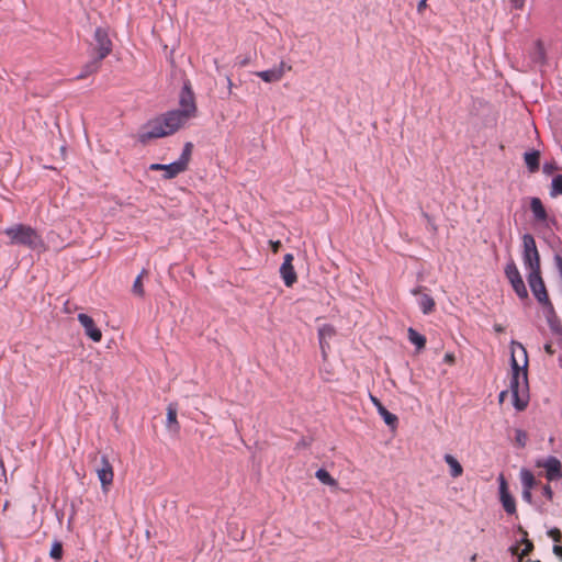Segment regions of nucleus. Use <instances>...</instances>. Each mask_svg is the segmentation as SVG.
Returning <instances> with one entry per match:
<instances>
[{
  "label": "nucleus",
  "instance_id": "1",
  "mask_svg": "<svg viewBox=\"0 0 562 562\" xmlns=\"http://www.w3.org/2000/svg\"><path fill=\"white\" fill-rule=\"evenodd\" d=\"M196 112L194 94L188 86H184L180 93L179 108L148 121L138 136L139 140L145 143L153 138L172 135L195 117Z\"/></svg>",
  "mask_w": 562,
  "mask_h": 562
},
{
  "label": "nucleus",
  "instance_id": "2",
  "mask_svg": "<svg viewBox=\"0 0 562 562\" xmlns=\"http://www.w3.org/2000/svg\"><path fill=\"white\" fill-rule=\"evenodd\" d=\"M527 367L528 356L526 348L520 342L513 340L510 342L512 376L509 389L514 407L517 411H524L529 402Z\"/></svg>",
  "mask_w": 562,
  "mask_h": 562
},
{
  "label": "nucleus",
  "instance_id": "3",
  "mask_svg": "<svg viewBox=\"0 0 562 562\" xmlns=\"http://www.w3.org/2000/svg\"><path fill=\"white\" fill-rule=\"evenodd\" d=\"M4 234L13 245H23L32 250L44 251L45 243L41 235L31 226L15 224L4 229Z\"/></svg>",
  "mask_w": 562,
  "mask_h": 562
},
{
  "label": "nucleus",
  "instance_id": "4",
  "mask_svg": "<svg viewBox=\"0 0 562 562\" xmlns=\"http://www.w3.org/2000/svg\"><path fill=\"white\" fill-rule=\"evenodd\" d=\"M522 261L528 272L540 271V256L532 235L522 236Z\"/></svg>",
  "mask_w": 562,
  "mask_h": 562
},
{
  "label": "nucleus",
  "instance_id": "5",
  "mask_svg": "<svg viewBox=\"0 0 562 562\" xmlns=\"http://www.w3.org/2000/svg\"><path fill=\"white\" fill-rule=\"evenodd\" d=\"M546 64V50L540 41H535L527 52L521 69L524 71L540 69Z\"/></svg>",
  "mask_w": 562,
  "mask_h": 562
},
{
  "label": "nucleus",
  "instance_id": "6",
  "mask_svg": "<svg viewBox=\"0 0 562 562\" xmlns=\"http://www.w3.org/2000/svg\"><path fill=\"white\" fill-rule=\"evenodd\" d=\"M505 276L510 282L515 293L520 299L528 297V291L525 286V282L520 276V272L513 259H509L505 266Z\"/></svg>",
  "mask_w": 562,
  "mask_h": 562
},
{
  "label": "nucleus",
  "instance_id": "7",
  "mask_svg": "<svg viewBox=\"0 0 562 562\" xmlns=\"http://www.w3.org/2000/svg\"><path fill=\"white\" fill-rule=\"evenodd\" d=\"M94 50L98 61L105 58L112 50V42L106 29L98 27L94 32Z\"/></svg>",
  "mask_w": 562,
  "mask_h": 562
},
{
  "label": "nucleus",
  "instance_id": "8",
  "mask_svg": "<svg viewBox=\"0 0 562 562\" xmlns=\"http://www.w3.org/2000/svg\"><path fill=\"white\" fill-rule=\"evenodd\" d=\"M498 481V493H499V502L504 510L508 515L516 514V502L513 495L509 492L507 481L503 474H499L497 477Z\"/></svg>",
  "mask_w": 562,
  "mask_h": 562
},
{
  "label": "nucleus",
  "instance_id": "9",
  "mask_svg": "<svg viewBox=\"0 0 562 562\" xmlns=\"http://www.w3.org/2000/svg\"><path fill=\"white\" fill-rule=\"evenodd\" d=\"M100 467L95 470L98 479L101 484V488L104 493H108L110 490V486L113 483L114 480V471L113 467L110 463L106 456H102L100 459Z\"/></svg>",
  "mask_w": 562,
  "mask_h": 562
},
{
  "label": "nucleus",
  "instance_id": "10",
  "mask_svg": "<svg viewBox=\"0 0 562 562\" xmlns=\"http://www.w3.org/2000/svg\"><path fill=\"white\" fill-rule=\"evenodd\" d=\"M292 70V66L285 63L284 60H281L279 65L267 69L262 71L256 72V75L265 82L271 83V82H278L280 81L285 72H289Z\"/></svg>",
  "mask_w": 562,
  "mask_h": 562
},
{
  "label": "nucleus",
  "instance_id": "11",
  "mask_svg": "<svg viewBox=\"0 0 562 562\" xmlns=\"http://www.w3.org/2000/svg\"><path fill=\"white\" fill-rule=\"evenodd\" d=\"M527 279L531 292L533 293L535 297L539 301V303L549 304L548 293L544 286V282L541 278L540 271L528 272Z\"/></svg>",
  "mask_w": 562,
  "mask_h": 562
},
{
  "label": "nucleus",
  "instance_id": "12",
  "mask_svg": "<svg viewBox=\"0 0 562 562\" xmlns=\"http://www.w3.org/2000/svg\"><path fill=\"white\" fill-rule=\"evenodd\" d=\"M293 259L294 257L292 254H286L280 267V276L284 284L289 288L292 286L297 280L296 272L293 267Z\"/></svg>",
  "mask_w": 562,
  "mask_h": 562
},
{
  "label": "nucleus",
  "instance_id": "13",
  "mask_svg": "<svg viewBox=\"0 0 562 562\" xmlns=\"http://www.w3.org/2000/svg\"><path fill=\"white\" fill-rule=\"evenodd\" d=\"M78 321L80 325L85 329V334L94 342H99L102 339V333L95 325L92 317H90L88 314L80 313L78 314Z\"/></svg>",
  "mask_w": 562,
  "mask_h": 562
},
{
  "label": "nucleus",
  "instance_id": "14",
  "mask_svg": "<svg viewBox=\"0 0 562 562\" xmlns=\"http://www.w3.org/2000/svg\"><path fill=\"white\" fill-rule=\"evenodd\" d=\"M149 170H154V171H164V179H173L176 178L178 175L186 171V169L183 168V165L181 162H179L178 160L173 161V162H170V164H167V165H162V164H151L149 166Z\"/></svg>",
  "mask_w": 562,
  "mask_h": 562
},
{
  "label": "nucleus",
  "instance_id": "15",
  "mask_svg": "<svg viewBox=\"0 0 562 562\" xmlns=\"http://www.w3.org/2000/svg\"><path fill=\"white\" fill-rule=\"evenodd\" d=\"M546 469L547 479L549 481L559 480L562 477V464L559 459L555 457H549L542 464H540Z\"/></svg>",
  "mask_w": 562,
  "mask_h": 562
},
{
  "label": "nucleus",
  "instance_id": "16",
  "mask_svg": "<svg viewBox=\"0 0 562 562\" xmlns=\"http://www.w3.org/2000/svg\"><path fill=\"white\" fill-rule=\"evenodd\" d=\"M412 294L413 295L420 294L418 305L425 315L430 314L435 310V305H436L435 300L428 294H422L420 286L413 289Z\"/></svg>",
  "mask_w": 562,
  "mask_h": 562
},
{
  "label": "nucleus",
  "instance_id": "17",
  "mask_svg": "<svg viewBox=\"0 0 562 562\" xmlns=\"http://www.w3.org/2000/svg\"><path fill=\"white\" fill-rule=\"evenodd\" d=\"M336 335V330L334 326L329 324H325L318 329V339L323 353L325 355V349L329 347L328 340H330Z\"/></svg>",
  "mask_w": 562,
  "mask_h": 562
},
{
  "label": "nucleus",
  "instance_id": "18",
  "mask_svg": "<svg viewBox=\"0 0 562 562\" xmlns=\"http://www.w3.org/2000/svg\"><path fill=\"white\" fill-rule=\"evenodd\" d=\"M530 209L536 221L541 223L547 221L548 214L539 198L530 199Z\"/></svg>",
  "mask_w": 562,
  "mask_h": 562
},
{
  "label": "nucleus",
  "instance_id": "19",
  "mask_svg": "<svg viewBox=\"0 0 562 562\" xmlns=\"http://www.w3.org/2000/svg\"><path fill=\"white\" fill-rule=\"evenodd\" d=\"M443 459L450 469L449 473L451 477L456 479L462 475L463 468L456 457L447 453L445 454Z\"/></svg>",
  "mask_w": 562,
  "mask_h": 562
},
{
  "label": "nucleus",
  "instance_id": "20",
  "mask_svg": "<svg viewBox=\"0 0 562 562\" xmlns=\"http://www.w3.org/2000/svg\"><path fill=\"white\" fill-rule=\"evenodd\" d=\"M167 428L173 432L179 431V423L177 420V406L169 404L167 407Z\"/></svg>",
  "mask_w": 562,
  "mask_h": 562
},
{
  "label": "nucleus",
  "instance_id": "21",
  "mask_svg": "<svg viewBox=\"0 0 562 562\" xmlns=\"http://www.w3.org/2000/svg\"><path fill=\"white\" fill-rule=\"evenodd\" d=\"M540 154L538 150H531L525 154L524 159L530 172H536L539 169Z\"/></svg>",
  "mask_w": 562,
  "mask_h": 562
},
{
  "label": "nucleus",
  "instance_id": "22",
  "mask_svg": "<svg viewBox=\"0 0 562 562\" xmlns=\"http://www.w3.org/2000/svg\"><path fill=\"white\" fill-rule=\"evenodd\" d=\"M520 482L522 488L532 490L536 485V479L531 471L528 469H521L519 472Z\"/></svg>",
  "mask_w": 562,
  "mask_h": 562
},
{
  "label": "nucleus",
  "instance_id": "23",
  "mask_svg": "<svg viewBox=\"0 0 562 562\" xmlns=\"http://www.w3.org/2000/svg\"><path fill=\"white\" fill-rule=\"evenodd\" d=\"M409 341L416 346L418 350L425 348L426 338L414 328L409 327L407 330Z\"/></svg>",
  "mask_w": 562,
  "mask_h": 562
},
{
  "label": "nucleus",
  "instance_id": "24",
  "mask_svg": "<svg viewBox=\"0 0 562 562\" xmlns=\"http://www.w3.org/2000/svg\"><path fill=\"white\" fill-rule=\"evenodd\" d=\"M315 476L316 479L325 484V485H328V486H331V487H336L337 486V481L329 474V472L325 469H318L316 472H315Z\"/></svg>",
  "mask_w": 562,
  "mask_h": 562
},
{
  "label": "nucleus",
  "instance_id": "25",
  "mask_svg": "<svg viewBox=\"0 0 562 562\" xmlns=\"http://www.w3.org/2000/svg\"><path fill=\"white\" fill-rule=\"evenodd\" d=\"M562 194V175H557L552 178L550 187V195L555 198Z\"/></svg>",
  "mask_w": 562,
  "mask_h": 562
},
{
  "label": "nucleus",
  "instance_id": "26",
  "mask_svg": "<svg viewBox=\"0 0 562 562\" xmlns=\"http://www.w3.org/2000/svg\"><path fill=\"white\" fill-rule=\"evenodd\" d=\"M379 415L383 418L384 423L387 426H390L392 428L396 427L397 417L394 414L390 413L385 407L380 409Z\"/></svg>",
  "mask_w": 562,
  "mask_h": 562
},
{
  "label": "nucleus",
  "instance_id": "27",
  "mask_svg": "<svg viewBox=\"0 0 562 562\" xmlns=\"http://www.w3.org/2000/svg\"><path fill=\"white\" fill-rule=\"evenodd\" d=\"M191 150H192V144L191 143H187L184 145V148H183V151H182L181 156L178 159V161L183 165V168L186 170L188 168L189 160H190V157H191Z\"/></svg>",
  "mask_w": 562,
  "mask_h": 562
},
{
  "label": "nucleus",
  "instance_id": "28",
  "mask_svg": "<svg viewBox=\"0 0 562 562\" xmlns=\"http://www.w3.org/2000/svg\"><path fill=\"white\" fill-rule=\"evenodd\" d=\"M144 274H145V270H143L140 272V274L137 276V278L135 279L134 284H133V293L139 297H143L144 293H145L143 282H142V278Z\"/></svg>",
  "mask_w": 562,
  "mask_h": 562
},
{
  "label": "nucleus",
  "instance_id": "29",
  "mask_svg": "<svg viewBox=\"0 0 562 562\" xmlns=\"http://www.w3.org/2000/svg\"><path fill=\"white\" fill-rule=\"evenodd\" d=\"M49 555L55 559V560H59L61 559V555H63V546L60 542L56 541L53 543L52 548H50V551H49Z\"/></svg>",
  "mask_w": 562,
  "mask_h": 562
},
{
  "label": "nucleus",
  "instance_id": "30",
  "mask_svg": "<svg viewBox=\"0 0 562 562\" xmlns=\"http://www.w3.org/2000/svg\"><path fill=\"white\" fill-rule=\"evenodd\" d=\"M531 548L532 544L530 542H527L526 547L521 550V553L519 554L517 562H528L527 560H525V557L529 554Z\"/></svg>",
  "mask_w": 562,
  "mask_h": 562
},
{
  "label": "nucleus",
  "instance_id": "31",
  "mask_svg": "<svg viewBox=\"0 0 562 562\" xmlns=\"http://www.w3.org/2000/svg\"><path fill=\"white\" fill-rule=\"evenodd\" d=\"M548 535L554 542L561 541V531L558 528H553V529L549 530Z\"/></svg>",
  "mask_w": 562,
  "mask_h": 562
},
{
  "label": "nucleus",
  "instance_id": "32",
  "mask_svg": "<svg viewBox=\"0 0 562 562\" xmlns=\"http://www.w3.org/2000/svg\"><path fill=\"white\" fill-rule=\"evenodd\" d=\"M509 3L514 10H522L526 4V0H509Z\"/></svg>",
  "mask_w": 562,
  "mask_h": 562
},
{
  "label": "nucleus",
  "instance_id": "33",
  "mask_svg": "<svg viewBox=\"0 0 562 562\" xmlns=\"http://www.w3.org/2000/svg\"><path fill=\"white\" fill-rule=\"evenodd\" d=\"M531 491L532 490H527V488H522V493H521V497L525 502H527L528 504H531L532 503V494H531Z\"/></svg>",
  "mask_w": 562,
  "mask_h": 562
},
{
  "label": "nucleus",
  "instance_id": "34",
  "mask_svg": "<svg viewBox=\"0 0 562 562\" xmlns=\"http://www.w3.org/2000/svg\"><path fill=\"white\" fill-rule=\"evenodd\" d=\"M370 401L372 402V404L375 406L378 413H380V409L381 408H384V406L382 405V403L375 397L373 396L372 394H370Z\"/></svg>",
  "mask_w": 562,
  "mask_h": 562
},
{
  "label": "nucleus",
  "instance_id": "35",
  "mask_svg": "<svg viewBox=\"0 0 562 562\" xmlns=\"http://www.w3.org/2000/svg\"><path fill=\"white\" fill-rule=\"evenodd\" d=\"M542 494H543L548 499H552L553 492H552V488L550 487V485H544V486H543V488H542Z\"/></svg>",
  "mask_w": 562,
  "mask_h": 562
},
{
  "label": "nucleus",
  "instance_id": "36",
  "mask_svg": "<svg viewBox=\"0 0 562 562\" xmlns=\"http://www.w3.org/2000/svg\"><path fill=\"white\" fill-rule=\"evenodd\" d=\"M443 361L448 364H453L456 361L454 355L452 352H447L443 357Z\"/></svg>",
  "mask_w": 562,
  "mask_h": 562
},
{
  "label": "nucleus",
  "instance_id": "37",
  "mask_svg": "<svg viewBox=\"0 0 562 562\" xmlns=\"http://www.w3.org/2000/svg\"><path fill=\"white\" fill-rule=\"evenodd\" d=\"M517 440L524 445L525 443V440H526V435L525 432H522L521 430H518L517 431Z\"/></svg>",
  "mask_w": 562,
  "mask_h": 562
},
{
  "label": "nucleus",
  "instance_id": "38",
  "mask_svg": "<svg viewBox=\"0 0 562 562\" xmlns=\"http://www.w3.org/2000/svg\"><path fill=\"white\" fill-rule=\"evenodd\" d=\"M270 245H271L272 251H273V252H278V250H279V248H280V246H281V243H280L279 240H277V241H272V240H271V241H270Z\"/></svg>",
  "mask_w": 562,
  "mask_h": 562
},
{
  "label": "nucleus",
  "instance_id": "39",
  "mask_svg": "<svg viewBox=\"0 0 562 562\" xmlns=\"http://www.w3.org/2000/svg\"><path fill=\"white\" fill-rule=\"evenodd\" d=\"M427 5V0H420L417 4L418 12H422Z\"/></svg>",
  "mask_w": 562,
  "mask_h": 562
},
{
  "label": "nucleus",
  "instance_id": "40",
  "mask_svg": "<svg viewBox=\"0 0 562 562\" xmlns=\"http://www.w3.org/2000/svg\"><path fill=\"white\" fill-rule=\"evenodd\" d=\"M553 552H554L558 557L562 558V547H561V546H554V548H553Z\"/></svg>",
  "mask_w": 562,
  "mask_h": 562
},
{
  "label": "nucleus",
  "instance_id": "41",
  "mask_svg": "<svg viewBox=\"0 0 562 562\" xmlns=\"http://www.w3.org/2000/svg\"><path fill=\"white\" fill-rule=\"evenodd\" d=\"M552 170H553V166H552V165L546 164V165L543 166V171H544L546 173H551V172H552Z\"/></svg>",
  "mask_w": 562,
  "mask_h": 562
},
{
  "label": "nucleus",
  "instance_id": "42",
  "mask_svg": "<svg viewBox=\"0 0 562 562\" xmlns=\"http://www.w3.org/2000/svg\"><path fill=\"white\" fill-rule=\"evenodd\" d=\"M555 262H557L558 270H561L562 269V258L560 256L555 257Z\"/></svg>",
  "mask_w": 562,
  "mask_h": 562
},
{
  "label": "nucleus",
  "instance_id": "43",
  "mask_svg": "<svg viewBox=\"0 0 562 562\" xmlns=\"http://www.w3.org/2000/svg\"><path fill=\"white\" fill-rule=\"evenodd\" d=\"M506 395H507V391H502V392L499 393V396H498V401H499V403H503V402H504V400H505Z\"/></svg>",
  "mask_w": 562,
  "mask_h": 562
},
{
  "label": "nucleus",
  "instance_id": "44",
  "mask_svg": "<svg viewBox=\"0 0 562 562\" xmlns=\"http://www.w3.org/2000/svg\"><path fill=\"white\" fill-rule=\"evenodd\" d=\"M494 330H495L496 333H502V331H504V327H503L502 325H499V324H496V325L494 326Z\"/></svg>",
  "mask_w": 562,
  "mask_h": 562
},
{
  "label": "nucleus",
  "instance_id": "45",
  "mask_svg": "<svg viewBox=\"0 0 562 562\" xmlns=\"http://www.w3.org/2000/svg\"><path fill=\"white\" fill-rule=\"evenodd\" d=\"M227 87H228V91L231 92L232 88H233V82H232L231 78H227Z\"/></svg>",
  "mask_w": 562,
  "mask_h": 562
},
{
  "label": "nucleus",
  "instance_id": "46",
  "mask_svg": "<svg viewBox=\"0 0 562 562\" xmlns=\"http://www.w3.org/2000/svg\"><path fill=\"white\" fill-rule=\"evenodd\" d=\"M476 559H477V554H476V553H474V554L470 558V560H471L472 562H475V561H476Z\"/></svg>",
  "mask_w": 562,
  "mask_h": 562
},
{
  "label": "nucleus",
  "instance_id": "47",
  "mask_svg": "<svg viewBox=\"0 0 562 562\" xmlns=\"http://www.w3.org/2000/svg\"><path fill=\"white\" fill-rule=\"evenodd\" d=\"M97 69H98V63H94V64L92 65V70H91V71H95Z\"/></svg>",
  "mask_w": 562,
  "mask_h": 562
}]
</instances>
